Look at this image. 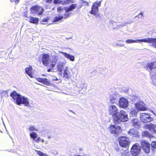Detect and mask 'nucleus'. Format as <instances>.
Here are the masks:
<instances>
[{"label": "nucleus", "instance_id": "f257e3e1", "mask_svg": "<svg viewBox=\"0 0 156 156\" xmlns=\"http://www.w3.org/2000/svg\"><path fill=\"white\" fill-rule=\"evenodd\" d=\"M10 96L16 101L18 105L24 104L26 106L29 105V102L28 99L22 96L16 91L13 90L10 94Z\"/></svg>", "mask_w": 156, "mask_h": 156}, {"label": "nucleus", "instance_id": "f03ea898", "mask_svg": "<svg viewBox=\"0 0 156 156\" xmlns=\"http://www.w3.org/2000/svg\"><path fill=\"white\" fill-rule=\"evenodd\" d=\"M128 115L126 112L121 110L119 113L114 118V121L116 123H118L121 122H125L128 120Z\"/></svg>", "mask_w": 156, "mask_h": 156}, {"label": "nucleus", "instance_id": "7ed1b4c3", "mask_svg": "<svg viewBox=\"0 0 156 156\" xmlns=\"http://www.w3.org/2000/svg\"><path fill=\"white\" fill-rule=\"evenodd\" d=\"M108 110L109 114L112 117L114 120V118L119 114L117 106L113 105H109L108 107Z\"/></svg>", "mask_w": 156, "mask_h": 156}, {"label": "nucleus", "instance_id": "20e7f679", "mask_svg": "<svg viewBox=\"0 0 156 156\" xmlns=\"http://www.w3.org/2000/svg\"><path fill=\"white\" fill-rule=\"evenodd\" d=\"M101 1L96 2L93 3L90 13L96 16L98 12V7L101 6Z\"/></svg>", "mask_w": 156, "mask_h": 156}, {"label": "nucleus", "instance_id": "39448f33", "mask_svg": "<svg viewBox=\"0 0 156 156\" xmlns=\"http://www.w3.org/2000/svg\"><path fill=\"white\" fill-rule=\"evenodd\" d=\"M120 96L119 94L116 92L110 93L108 98L109 102L111 104L115 103L117 102Z\"/></svg>", "mask_w": 156, "mask_h": 156}, {"label": "nucleus", "instance_id": "423d86ee", "mask_svg": "<svg viewBox=\"0 0 156 156\" xmlns=\"http://www.w3.org/2000/svg\"><path fill=\"white\" fill-rule=\"evenodd\" d=\"M108 129L111 133L114 134H117L121 132V127L117 125H110Z\"/></svg>", "mask_w": 156, "mask_h": 156}, {"label": "nucleus", "instance_id": "0eeeda50", "mask_svg": "<svg viewBox=\"0 0 156 156\" xmlns=\"http://www.w3.org/2000/svg\"><path fill=\"white\" fill-rule=\"evenodd\" d=\"M140 151V147L138 144L134 145L131 150V153L133 156H137L139 155Z\"/></svg>", "mask_w": 156, "mask_h": 156}, {"label": "nucleus", "instance_id": "6e6552de", "mask_svg": "<svg viewBox=\"0 0 156 156\" xmlns=\"http://www.w3.org/2000/svg\"><path fill=\"white\" fill-rule=\"evenodd\" d=\"M140 117L141 121L144 123L150 122L153 120L149 115L145 113H140Z\"/></svg>", "mask_w": 156, "mask_h": 156}, {"label": "nucleus", "instance_id": "1a4fd4ad", "mask_svg": "<svg viewBox=\"0 0 156 156\" xmlns=\"http://www.w3.org/2000/svg\"><path fill=\"white\" fill-rule=\"evenodd\" d=\"M30 10L32 12H35L37 13L38 15H41L43 13L44 9L41 6L35 5L31 7Z\"/></svg>", "mask_w": 156, "mask_h": 156}, {"label": "nucleus", "instance_id": "9d476101", "mask_svg": "<svg viewBox=\"0 0 156 156\" xmlns=\"http://www.w3.org/2000/svg\"><path fill=\"white\" fill-rule=\"evenodd\" d=\"M119 140V145L123 147H126L129 144V139L126 137H120Z\"/></svg>", "mask_w": 156, "mask_h": 156}, {"label": "nucleus", "instance_id": "9b49d317", "mask_svg": "<svg viewBox=\"0 0 156 156\" xmlns=\"http://www.w3.org/2000/svg\"><path fill=\"white\" fill-rule=\"evenodd\" d=\"M41 60L43 64L45 66H48L49 65V61L50 56L48 54H43L41 55Z\"/></svg>", "mask_w": 156, "mask_h": 156}, {"label": "nucleus", "instance_id": "f8f14e48", "mask_svg": "<svg viewBox=\"0 0 156 156\" xmlns=\"http://www.w3.org/2000/svg\"><path fill=\"white\" fill-rule=\"evenodd\" d=\"M30 137L32 139V140L34 142L38 143L40 141H41L43 143L44 140L43 139H41L40 137L37 138V134L35 132H32L30 134Z\"/></svg>", "mask_w": 156, "mask_h": 156}, {"label": "nucleus", "instance_id": "ddd939ff", "mask_svg": "<svg viewBox=\"0 0 156 156\" xmlns=\"http://www.w3.org/2000/svg\"><path fill=\"white\" fill-rule=\"evenodd\" d=\"M128 101L127 99L124 98H120L119 104V106L123 108H126L128 105Z\"/></svg>", "mask_w": 156, "mask_h": 156}, {"label": "nucleus", "instance_id": "4468645a", "mask_svg": "<svg viewBox=\"0 0 156 156\" xmlns=\"http://www.w3.org/2000/svg\"><path fill=\"white\" fill-rule=\"evenodd\" d=\"M146 67L148 71L151 73L156 69V62L147 63L146 65Z\"/></svg>", "mask_w": 156, "mask_h": 156}, {"label": "nucleus", "instance_id": "2eb2a0df", "mask_svg": "<svg viewBox=\"0 0 156 156\" xmlns=\"http://www.w3.org/2000/svg\"><path fill=\"white\" fill-rule=\"evenodd\" d=\"M143 42L152 43V45L156 48V38H146L143 39Z\"/></svg>", "mask_w": 156, "mask_h": 156}, {"label": "nucleus", "instance_id": "dca6fc26", "mask_svg": "<svg viewBox=\"0 0 156 156\" xmlns=\"http://www.w3.org/2000/svg\"><path fill=\"white\" fill-rule=\"evenodd\" d=\"M146 128L148 129L152 133H156V124H150L147 125Z\"/></svg>", "mask_w": 156, "mask_h": 156}, {"label": "nucleus", "instance_id": "f3484780", "mask_svg": "<svg viewBox=\"0 0 156 156\" xmlns=\"http://www.w3.org/2000/svg\"><path fill=\"white\" fill-rule=\"evenodd\" d=\"M76 86L80 90L83 88H86L87 87L85 82L82 80L78 81L76 84Z\"/></svg>", "mask_w": 156, "mask_h": 156}, {"label": "nucleus", "instance_id": "a211bd4d", "mask_svg": "<svg viewBox=\"0 0 156 156\" xmlns=\"http://www.w3.org/2000/svg\"><path fill=\"white\" fill-rule=\"evenodd\" d=\"M68 17V13H64L63 16L58 15V16H55L53 20V22H56L62 20L63 18L66 19Z\"/></svg>", "mask_w": 156, "mask_h": 156}, {"label": "nucleus", "instance_id": "6ab92c4d", "mask_svg": "<svg viewBox=\"0 0 156 156\" xmlns=\"http://www.w3.org/2000/svg\"><path fill=\"white\" fill-rule=\"evenodd\" d=\"M26 73L31 78L33 77V72L32 70V67L31 66H29L27 67L25 69Z\"/></svg>", "mask_w": 156, "mask_h": 156}, {"label": "nucleus", "instance_id": "aec40b11", "mask_svg": "<svg viewBox=\"0 0 156 156\" xmlns=\"http://www.w3.org/2000/svg\"><path fill=\"white\" fill-rule=\"evenodd\" d=\"M36 80L39 82H41L48 86L51 85L50 83L48 81V80L46 78H42L40 77L37 78Z\"/></svg>", "mask_w": 156, "mask_h": 156}, {"label": "nucleus", "instance_id": "412c9836", "mask_svg": "<svg viewBox=\"0 0 156 156\" xmlns=\"http://www.w3.org/2000/svg\"><path fill=\"white\" fill-rule=\"evenodd\" d=\"M143 104V102L141 101V102L136 103L135 104V106L136 108L140 111H144L146 110V108L145 106L142 104Z\"/></svg>", "mask_w": 156, "mask_h": 156}, {"label": "nucleus", "instance_id": "4be33fe9", "mask_svg": "<svg viewBox=\"0 0 156 156\" xmlns=\"http://www.w3.org/2000/svg\"><path fill=\"white\" fill-rule=\"evenodd\" d=\"M143 39H137L136 40H133L131 39H127L125 41V42L128 44L139 43L140 42H143Z\"/></svg>", "mask_w": 156, "mask_h": 156}, {"label": "nucleus", "instance_id": "5701e85b", "mask_svg": "<svg viewBox=\"0 0 156 156\" xmlns=\"http://www.w3.org/2000/svg\"><path fill=\"white\" fill-rule=\"evenodd\" d=\"M57 10L58 12H63V11H65V13H68V7H65L63 8H62L60 6L57 8Z\"/></svg>", "mask_w": 156, "mask_h": 156}, {"label": "nucleus", "instance_id": "b1692460", "mask_svg": "<svg viewBox=\"0 0 156 156\" xmlns=\"http://www.w3.org/2000/svg\"><path fill=\"white\" fill-rule=\"evenodd\" d=\"M133 102L134 103V104L136 103L141 102V100L139 97L136 96H133L131 98Z\"/></svg>", "mask_w": 156, "mask_h": 156}, {"label": "nucleus", "instance_id": "393cba45", "mask_svg": "<svg viewBox=\"0 0 156 156\" xmlns=\"http://www.w3.org/2000/svg\"><path fill=\"white\" fill-rule=\"evenodd\" d=\"M39 21L38 18L34 17L33 16H30L29 21L30 23H37Z\"/></svg>", "mask_w": 156, "mask_h": 156}, {"label": "nucleus", "instance_id": "a878e982", "mask_svg": "<svg viewBox=\"0 0 156 156\" xmlns=\"http://www.w3.org/2000/svg\"><path fill=\"white\" fill-rule=\"evenodd\" d=\"M137 133V130L134 129H131L128 132V134L130 136L136 135Z\"/></svg>", "mask_w": 156, "mask_h": 156}, {"label": "nucleus", "instance_id": "bb28decb", "mask_svg": "<svg viewBox=\"0 0 156 156\" xmlns=\"http://www.w3.org/2000/svg\"><path fill=\"white\" fill-rule=\"evenodd\" d=\"M57 57L55 56L53 60L52 61V63L50 65L51 68H53L55 65V64L57 63Z\"/></svg>", "mask_w": 156, "mask_h": 156}, {"label": "nucleus", "instance_id": "cd10ccee", "mask_svg": "<svg viewBox=\"0 0 156 156\" xmlns=\"http://www.w3.org/2000/svg\"><path fill=\"white\" fill-rule=\"evenodd\" d=\"M64 69L63 65L62 63H59L57 65V70L58 71L62 73Z\"/></svg>", "mask_w": 156, "mask_h": 156}, {"label": "nucleus", "instance_id": "c85d7f7f", "mask_svg": "<svg viewBox=\"0 0 156 156\" xmlns=\"http://www.w3.org/2000/svg\"><path fill=\"white\" fill-rule=\"evenodd\" d=\"M142 135L147 137H151L152 136L151 134L147 131H144L142 133Z\"/></svg>", "mask_w": 156, "mask_h": 156}, {"label": "nucleus", "instance_id": "c756f323", "mask_svg": "<svg viewBox=\"0 0 156 156\" xmlns=\"http://www.w3.org/2000/svg\"><path fill=\"white\" fill-rule=\"evenodd\" d=\"M139 123L138 120L136 119H134L133 120L132 123L133 126L137 128L138 127V123Z\"/></svg>", "mask_w": 156, "mask_h": 156}, {"label": "nucleus", "instance_id": "7c9ffc66", "mask_svg": "<svg viewBox=\"0 0 156 156\" xmlns=\"http://www.w3.org/2000/svg\"><path fill=\"white\" fill-rule=\"evenodd\" d=\"M2 97H7L8 96V92L7 91L2 90L0 92Z\"/></svg>", "mask_w": 156, "mask_h": 156}, {"label": "nucleus", "instance_id": "2f4dec72", "mask_svg": "<svg viewBox=\"0 0 156 156\" xmlns=\"http://www.w3.org/2000/svg\"><path fill=\"white\" fill-rule=\"evenodd\" d=\"M141 146L143 147H144V146L147 147V146H150V145L148 142L145 140H142L141 142Z\"/></svg>", "mask_w": 156, "mask_h": 156}, {"label": "nucleus", "instance_id": "473e14b6", "mask_svg": "<svg viewBox=\"0 0 156 156\" xmlns=\"http://www.w3.org/2000/svg\"><path fill=\"white\" fill-rule=\"evenodd\" d=\"M77 7V5L76 4H72L69 7V11L73 10L75 9Z\"/></svg>", "mask_w": 156, "mask_h": 156}, {"label": "nucleus", "instance_id": "72a5a7b5", "mask_svg": "<svg viewBox=\"0 0 156 156\" xmlns=\"http://www.w3.org/2000/svg\"><path fill=\"white\" fill-rule=\"evenodd\" d=\"M137 114V111L134 110L131 111L130 114L132 116L135 117L136 116Z\"/></svg>", "mask_w": 156, "mask_h": 156}, {"label": "nucleus", "instance_id": "f704fd0d", "mask_svg": "<svg viewBox=\"0 0 156 156\" xmlns=\"http://www.w3.org/2000/svg\"><path fill=\"white\" fill-rule=\"evenodd\" d=\"M143 150L146 153H148L150 152V146L143 147Z\"/></svg>", "mask_w": 156, "mask_h": 156}, {"label": "nucleus", "instance_id": "c9c22d12", "mask_svg": "<svg viewBox=\"0 0 156 156\" xmlns=\"http://www.w3.org/2000/svg\"><path fill=\"white\" fill-rule=\"evenodd\" d=\"M151 146L152 147V150L153 151L154 149H156V141H153L151 144Z\"/></svg>", "mask_w": 156, "mask_h": 156}, {"label": "nucleus", "instance_id": "e433bc0d", "mask_svg": "<svg viewBox=\"0 0 156 156\" xmlns=\"http://www.w3.org/2000/svg\"><path fill=\"white\" fill-rule=\"evenodd\" d=\"M122 156H130V153L127 152V151H125L122 154Z\"/></svg>", "mask_w": 156, "mask_h": 156}, {"label": "nucleus", "instance_id": "4c0bfd02", "mask_svg": "<svg viewBox=\"0 0 156 156\" xmlns=\"http://www.w3.org/2000/svg\"><path fill=\"white\" fill-rule=\"evenodd\" d=\"M68 77V74L66 70H65L63 73V77L65 78H67Z\"/></svg>", "mask_w": 156, "mask_h": 156}, {"label": "nucleus", "instance_id": "58836bf2", "mask_svg": "<svg viewBox=\"0 0 156 156\" xmlns=\"http://www.w3.org/2000/svg\"><path fill=\"white\" fill-rule=\"evenodd\" d=\"M75 58L73 55L69 54V59L72 61H74L75 59Z\"/></svg>", "mask_w": 156, "mask_h": 156}, {"label": "nucleus", "instance_id": "ea45409f", "mask_svg": "<svg viewBox=\"0 0 156 156\" xmlns=\"http://www.w3.org/2000/svg\"><path fill=\"white\" fill-rule=\"evenodd\" d=\"M29 130L30 131H37V130L33 126H31L29 128Z\"/></svg>", "mask_w": 156, "mask_h": 156}, {"label": "nucleus", "instance_id": "a19ab883", "mask_svg": "<svg viewBox=\"0 0 156 156\" xmlns=\"http://www.w3.org/2000/svg\"><path fill=\"white\" fill-rule=\"evenodd\" d=\"M143 16V13L142 12H140L138 15L136 17H137L138 18H142Z\"/></svg>", "mask_w": 156, "mask_h": 156}, {"label": "nucleus", "instance_id": "79ce46f5", "mask_svg": "<svg viewBox=\"0 0 156 156\" xmlns=\"http://www.w3.org/2000/svg\"><path fill=\"white\" fill-rule=\"evenodd\" d=\"M49 19L47 18H44L42 20V22H47Z\"/></svg>", "mask_w": 156, "mask_h": 156}, {"label": "nucleus", "instance_id": "37998d69", "mask_svg": "<svg viewBox=\"0 0 156 156\" xmlns=\"http://www.w3.org/2000/svg\"><path fill=\"white\" fill-rule=\"evenodd\" d=\"M51 152L54 155H56L58 154L57 151L54 150H52Z\"/></svg>", "mask_w": 156, "mask_h": 156}, {"label": "nucleus", "instance_id": "c03bdc74", "mask_svg": "<svg viewBox=\"0 0 156 156\" xmlns=\"http://www.w3.org/2000/svg\"><path fill=\"white\" fill-rule=\"evenodd\" d=\"M53 0H45V2L46 3L51 4L52 3Z\"/></svg>", "mask_w": 156, "mask_h": 156}, {"label": "nucleus", "instance_id": "a18cd8bd", "mask_svg": "<svg viewBox=\"0 0 156 156\" xmlns=\"http://www.w3.org/2000/svg\"><path fill=\"white\" fill-rule=\"evenodd\" d=\"M126 23L120 24V25H118V26L117 27V28H119L121 27H123L125 26L126 25Z\"/></svg>", "mask_w": 156, "mask_h": 156}, {"label": "nucleus", "instance_id": "49530a36", "mask_svg": "<svg viewBox=\"0 0 156 156\" xmlns=\"http://www.w3.org/2000/svg\"><path fill=\"white\" fill-rule=\"evenodd\" d=\"M12 2H14L16 4H17L19 2V0H11Z\"/></svg>", "mask_w": 156, "mask_h": 156}, {"label": "nucleus", "instance_id": "de8ad7c7", "mask_svg": "<svg viewBox=\"0 0 156 156\" xmlns=\"http://www.w3.org/2000/svg\"><path fill=\"white\" fill-rule=\"evenodd\" d=\"M59 3V0H54L53 3L55 4H57Z\"/></svg>", "mask_w": 156, "mask_h": 156}, {"label": "nucleus", "instance_id": "09e8293b", "mask_svg": "<svg viewBox=\"0 0 156 156\" xmlns=\"http://www.w3.org/2000/svg\"><path fill=\"white\" fill-rule=\"evenodd\" d=\"M76 0H69V2L73 3L76 1Z\"/></svg>", "mask_w": 156, "mask_h": 156}, {"label": "nucleus", "instance_id": "8fccbe9b", "mask_svg": "<svg viewBox=\"0 0 156 156\" xmlns=\"http://www.w3.org/2000/svg\"><path fill=\"white\" fill-rule=\"evenodd\" d=\"M117 45L122 47H124V44H117Z\"/></svg>", "mask_w": 156, "mask_h": 156}, {"label": "nucleus", "instance_id": "3c124183", "mask_svg": "<svg viewBox=\"0 0 156 156\" xmlns=\"http://www.w3.org/2000/svg\"><path fill=\"white\" fill-rule=\"evenodd\" d=\"M69 112H70V114H71V113H73L74 115H75V113L73 112L72 111H70Z\"/></svg>", "mask_w": 156, "mask_h": 156}, {"label": "nucleus", "instance_id": "603ef678", "mask_svg": "<svg viewBox=\"0 0 156 156\" xmlns=\"http://www.w3.org/2000/svg\"><path fill=\"white\" fill-rule=\"evenodd\" d=\"M70 34H71V36H70V37H69V39L70 38H71L72 37H73V35L72 33H70Z\"/></svg>", "mask_w": 156, "mask_h": 156}, {"label": "nucleus", "instance_id": "864d4df0", "mask_svg": "<svg viewBox=\"0 0 156 156\" xmlns=\"http://www.w3.org/2000/svg\"><path fill=\"white\" fill-rule=\"evenodd\" d=\"M47 71L48 72H50V71H51V69H48L47 70Z\"/></svg>", "mask_w": 156, "mask_h": 156}, {"label": "nucleus", "instance_id": "5fc2aeb1", "mask_svg": "<svg viewBox=\"0 0 156 156\" xmlns=\"http://www.w3.org/2000/svg\"><path fill=\"white\" fill-rule=\"evenodd\" d=\"M58 80V79L57 78H55V79H53V80H55V81L57 80Z\"/></svg>", "mask_w": 156, "mask_h": 156}, {"label": "nucleus", "instance_id": "6e6d98bb", "mask_svg": "<svg viewBox=\"0 0 156 156\" xmlns=\"http://www.w3.org/2000/svg\"><path fill=\"white\" fill-rule=\"evenodd\" d=\"M74 156H81L80 155H74Z\"/></svg>", "mask_w": 156, "mask_h": 156}, {"label": "nucleus", "instance_id": "4d7b16f0", "mask_svg": "<svg viewBox=\"0 0 156 156\" xmlns=\"http://www.w3.org/2000/svg\"><path fill=\"white\" fill-rule=\"evenodd\" d=\"M73 69H72L71 70L72 71Z\"/></svg>", "mask_w": 156, "mask_h": 156}, {"label": "nucleus", "instance_id": "13d9d810", "mask_svg": "<svg viewBox=\"0 0 156 156\" xmlns=\"http://www.w3.org/2000/svg\"><path fill=\"white\" fill-rule=\"evenodd\" d=\"M68 55V56L67 57L68 58V55Z\"/></svg>", "mask_w": 156, "mask_h": 156}, {"label": "nucleus", "instance_id": "bf43d9fd", "mask_svg": "<svg viewBox=\"0 0 156 156\" xmlns=\"http://www.w3.org/2000/svg\"><path fill=\"white\" fill-rule=\"evenodd\" d=\"M1 58V57H0V58Z\"/></svg>", "mask_w": 156, "mask_h": 156}]
</instances>
